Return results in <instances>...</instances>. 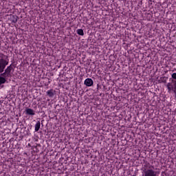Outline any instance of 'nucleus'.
<instances>
[{"instance_id":"obj_1","label":"nucleus","mask_w":176,"mask_h":176,"mask_svg":"<svg viewBox=\"0 0 176 176\" xmlns=\"http://www.w3.org/2000/svg\"><path fill=\"white\" fill-rule=\"evenodd\" d=\"M144 171L142 176H157V168L149 163H146L144 165Z\"/></svg>"},{"instance_id":"obj_2","label":"nucleus","mask_w":176,"mask_h":176,"mask_svg":"<svg viewBox=\"0 0 176 176\" xmlns=\"http://www.w3.org/2000/svg\"><path fill=\"white\" fill-rule=\"evenodd\" d=\"M8 64H9V59H8V56L1 54H0V74H2V72L5 71V68H6V65H8Z\"/></svg>"},{"instance_id":"obj_3","label":"nucleus","mask_w":176,"mask_h":176,"mask_svg":"<svg viewBox=\"0 0 176 176\" xmlns=\"http://www.w3.org/2000/svg\"><path fill=\"white\" fill-rule=\"evenodd\" d=\"M12 69H13V67H12V65L10 66H8L7 68L4 70V72L3 74H1V76H3L4 78H10L12 75L10 73L12 72Z\"/></svg>"},{"instance_id":"obj_4","label":"nucleus","mask_w":176,"mask_h":176,"mask_svg":"<svg viewBox=\"0 0 176 176\" xmlns=\"http://www.w3.org/2000/svg\"><path fill=\"white\" fill-rule=\"evenodd\" d=\"M84 85L88 87L93 86V80L91 78H87L84 82Z\"/></svg>"},{"instance_id":"obj_5","label":"nucleus","mask_w":176,"mask_h":176,"mask_svg":"<svg viewBox=\"0 0 176 176\" xmlns=\"http://www.w3.org/2000/svg\"><path fill=\"white\" fill-rule=\"evenodd\" d=\"M26 115H30V116H34L35 115V111L32 109L28 108L25 109Z\"/></svg>"},{"instance_id":"obj_6","label":"nucleus","mask_w":176,"mask_h":176,"mask_svg":"<svg viewBox=\"0 0 176 176\" xmlns=\"http://www.w3.org/2000/svg\"><path fill=\"white\" fill-rule=\"evenodd\" d=\"M47 96H48L50 98H52L54 96V91L53 89L48 90L47 91Z\"/></svg>"},{"instance_id":"obj_7","label":"nucleus","mask_w":176,"mask_h":176,"mask_svg":"<svg viewBox=\"0 0 176 176\" xmlns=\"http://www.w3.org/2000/svg\"><path fill=\"white\" fill-rule=\"evenodd\" d=\"M39 129H41V122L37 121V122L35 124V131H39Z\"/></svg>"},{"instance_id":"obj_8","label":"nucleus","mask_w":176,"mask_h":176,"mask_svg":"<svg viewBox=\"0 0 176 176\" xmlns=\"http://www.w3.org/2000/svg\"><path fill=\"white\" fill-rule=\"evenodd\" d=\"M6 77L0 76V86L1 85H3V83H6Z\"/></svg>"},{"instance_id":"obj_9","label":"nucleus","mask_w":176,"mask_h":176,"mask_svg":"<svg viewBox=\"0 0 176 176\" xmlns=\"http://www.w3.org/2000/svg\"><path fill=\"white\" fill-rule=\"evenodd\" d=\"M166 87L168 90V92L170 93V91H171V90H173V84L168 82L167 85H166Z\"/></svg>"},{"instance_id":"obj_10","label":"nucleus","mask_w":176,"mask_h":176,"mask_svg":"<svg viewBox=\"0 0 176 176\" xmlns=\"http://www.w3.org/2000/svg\"><path fill=\"white\" fill-rule=\"evenodd\" d=\"M77 34L78 35H80L81 36H83L85 35V32H83V30H82V29L77 30Z\"/></svg>"},{"instance_id":"obj_11","label":"nucleus","mask_w":176,"mask_h":176,"mask_svg":"<svg viewBox=\"0 0 176 176\" xmlns=\"http://www.w3.org/2000/svg\"><path fill=\"white\" fill-rule=\"evenodd\" d=\"M173 79H176V73H173L172 75H171Z\"/></svg>"},{"instance_id":"obj_12","label":"nucleus","mask_w":176,"mask_h":176,"mask_svg":"<svg viewBox=\"0 0 176 176\" xmlns=\"http://www.w3.org/2000/svg\"><path fill=\"white\" fill-rule=\"evenodd\" d=\"M12 23H17V19H14L12 21Z\"/></svg>"}]
</instances>
